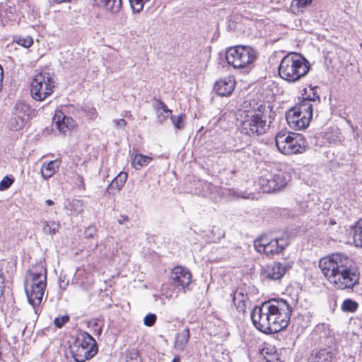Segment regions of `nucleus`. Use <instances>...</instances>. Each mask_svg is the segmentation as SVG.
<instances>
[{"instance_id":"f257e3e1","label":"nucleus","mask_w":362,"mask_h":362,"mask_svg":"<svg viewBox=\"0 0 362 362\" xmlns=\"http://www.w3.org/2000/svg\"><path fill=\"white\" fill-rule=\"evenodd\" d=\"M292 308L284 300H271L255 306L250 313L253 325L258 330L272 334L286 328L291 320Z\"/></svg>"},{"instance_id":"f03ea898","label":"nucleus","mask_w":362,"mask_h":362,"mask_svg":"<svg viewBox=\"0 0 362 362\" xmlns=\"http://www.w3.org/2000/svg\"><path fill=\"white\" fill-rule=\"evenodd\" d=\"M319 267L327 280L341 290L352 288L358 283L359 274L354 260L346 255L334 253L322 258Z\"/></svg>"},{"instance_id":"7ed1b4c3","label":"nucleus","mask_w":362,"mask_h":362,"mask_svg":"<svg viewBox=\"0 0 362 362\" xmlns=\"http://www.w3.org/2000/svg\"><path fill=\"white\" fill-rule=\"evenodd\" d=\"M47 286V269L40 262L36 263L28 271L25 280V291L28 303L33 307L35 313L40 311Z\"/></svg>"},{"instance_id":"20e7f679","label":"nucleus","mask_w":362,"mask_h":362,"mask_svg":"<svg viewBox=\"0 0 362 362\" xmlns=\"http://www.w3.org/2000/svg\"><path fill=\"white\" fill-rule=\"evenodd\" d=\"M237 126L241 133L248 136L262 135L269 127L267 117L260 107L239 111L237 115Z\"/></svg>"},{"instance_id":"39448f33","label":"nucleus","mask_w":362,"mask_h":362,"mask_svg":"<svg viewBox=\"0 0 362 362\" xmlns=\"http://www.w3.org/2000/svg\"><path fill=\"white\" fill-rule=\"evenodd\" d=\"M310 63L301 54L292 52L286 54L279 66V76L288 83H295L307 75Z\"/></svg>"},{"instance_id":"423d86ee","label":"nucleus","mask_w":362,"mask_h":362,"mask_svg":"<svg viewBox=\"0 0 362 362\" xmlns=\"http://www.w3.org/2000/svg\"><path fill=\"white\" fill-rule=\"evenodd\" d=\"M275 143L279 151L286 155L301 153L307 148V142L301 134L286 131H280L276 134Z\"/></svg>"},{"instance_id":"0eeeda50","label":"nucleus","mask_w":362,"mask_h":362,"mask_svg":"<svg viewBox=\"0 0 362 362\" xmlns=\"http://www.w3.org/2000/svg\"><path fill=\"white\" fill-rule=\"evenodd\" d=\"M313 117V104L309 99L302 100L295 107L290 109L286 115L289 127L295 130L307 128Z\"/></svg>"},{"instance_id":"6e6552de","label":"nucleus","mask_w":362,"mask_h":362,"mask_svg":"<svg viewBox=\"0 0 362 362\" xmlns=\"http://www.w3.org/2000/svg\"><path fill=\"white\" fill-rule=\"evenodd\" d=\"M97 352L95 340L86 332H81L70 346V353L76 362H84L93 357Z\"/></svg>"},{"instance_id":"1a4fd4ad","label":"nucleus","mask_w":362,"mask_h":362,"mask_svg":"<svg viewBox=\"0 0 362 362\" xmlns=\"http://www.w3.org/2000/svg\"><path fill=\"white\" fill-rule=\"evenodd\" d=\"M256 51L250 46L230 47L226 52V59L235 69H243L252 64L257 59Z\"/></svg>"},{"instance_id":"9d476101","label":"nucleus","mask_w":362,"mask_h":362,"mask_svg":"<svg viewBox=\"0 0 362 362\" xmlns=\"http://www.w3.org/2000/svg\"><path fill=\"white\" fill-rule=\"evenodd\" d=\"M291 180V175L281 170L262 175L259 180L260 189L265 193L278 192L284 189Z\"/></svg>"},{"instance_id":"9b49d317","label":"nucleus","mask_w":362,"mask_h":362,"mask_svg":"<svg viewBox=\"0 0 362 362\" xmlns=\"http://www.w3.org/2000/svg\"><path fill=\"white\" fill-rule=\"evenodd\" d=\"M55 83L54 78L48 73L36 75L31 82L30 93L33 98L43 101L53 93Z\"/></svg>"},{"instance_id":"f8f14e48","label":"nucleus","mask_w":362,"mask_h":362,"mask_svg":"<svg viewBox=\"0 0 362 362\" xmlns=\"http://www.w3.org/2000/svg\"><path fill=\"white\" fill-rule=\"evenodd\" d=\"M288 245L289 238L288 235L273 239H269L264 236L256 240L254 243V246L258 252L264 253L268 256L281 253Z\"/></svg>"},{"instance_id":"ddd939ff","label":"nucleus","mask_w":362,"mask_h":362,"mask_svg":"<svg viewBox=\"0 0 362 362\" xmlns=\"http://www.w3.org/2000/svg\"><path fill=\"white\" fill-rule=\"evenodd\" d=\"M31 109L28 105L22 101H18L12 112L8 122V127L13 131L23 129L30 118Z\"/></svg>"},{"instance_id":"4468645a","label":"nucleus","mask_w":362,"mask_h":362,"mask_svg":"<svg viewBox=\"0 0 362 362\" xmlns=\"http://www.w3.org/2000/svg\"><path fill=\"white\" fill-rule=\"evenodd\" d=\"M292 267L290 262H285L283 263L274 262L267 264L262 270V276L264 278L269 280H279Z\"/></svg>"},{"instance_id":"2eb2a0df","label":"nucleus","mask_w":362,"mask_h":362,"mask_svg":"<svg viewBox=\"0 0 362 362\" xmlns=\"http://www.w3.org/2000/svg\"><path fill=\"white\" fill-rule=\"evenodd\" d=\"M170 279L174 286L185 292V288L192 281V274L186 267L177 266L171 272Z\"/></svg>"},{"instance_id":"dca6fc26","label":"nucleus","mask_w":362,"mask_h":362,"mask_svg":"<svg viewBox=\"0 0 362 362\" xmlns=\"http://www.w3.org/2000/svg\"><path fill=\"white\" fill-rule=\"evenodd\" d=\"M338 354V349L334 346L313 350L310 362H332Z\"/></svg>"},{"instance_id":"f3484780","label":"nucleus","mask_w":362,"mask_h":362,"mask_svg":"<svg viewBox=\"0 0 362 362\" xmlns=\"http://www.w3.org/2000/svg\"><path fill=\"white\" fill-rule=\"evenodd\" d=\"M235 81L233 76L226 77L216 81L214 90L218 95L228 96L232 93L235 88Z\"/></svg>"},{"instance_id":"a211bd4d","label":"nucleus","mask_w":362,"mask_h":362,"mask_svg":"<svg viewBox=\"0 0 362 362\" xmlns=\"http://www.w3.org/2000/svg\"><path fill=\"white\" fill-rule=\"evenodd\" d=\"M93 4L105 9L111 13H117L122 6V0H91Z\"/></svg>"},{"instance_id":"6ab92c4d","label":"nucleus","mask_w":362,"mask_h":362,"mask_svg":"<svg viewBox=\"0 0 362 362\" xmlns=\"http://www.w3.org/2000/svg\"><path fill=\"white\" fill-rule=\"evenodd\" d=\"M54 121L59 132L65 133L68 129L74 127V120L62 113L56 114L54 117Z\"/></svg>"},{"instance_id":"aec40b11","label":"nucleus","mask_w":362,"mask_h":362,"mask_svg":"<svg viewBox=\"0 0 362 362\" xmlns=\"http://www.w3.org/2000/svg\"><path fill=\"white\" fill-rule=\"evenodd\" d=\"M127 173L121 172L115 177L107 187L106 192L110 194H115V191H119L127 180Z\"/></svg>"},{"instance_id":"412c9836","label":"nucleus","mask_w":362,"mask_h":362,"mask_svg":"<svg viewBox=\"0 0 362 362\" xmlns=\"http://www.w3.org/2000/svg\"><path fill=\"white\" fill-rule=\"evenodd\" d=\"M189 329L186 327L183 331L176 334L174 348L177 350L183 351L189 341Z\"/></svg>"},{"instance_id":"4be33fe9","label":"nucleus","mask_w":362,"mask_h":362,"mask_svg":"<svg viewBox=\"0 0 362 362\" xmlns=\"http://www.w3.org/2000/svg\"><path fill=\"white\" fill-rule=\"evenodd\" d=\"M247 300V296L245 295L242 290H236L233 293V301L238 312H245V302Z\"/></svg>"},{"instance_id":"5701e85b","label":"nucleus","mask_w":362,"mask_h":362,"mask_svg":"<svg viewBox=\"0 0 362 362\" xmlns=\"http://www.w3.org/2000/svg\"><path fill=\"white\" fill-rule=\"evenodd\" d=\"M59 168V162L57 160H52L48 163H43L41 168V174L45 179L51 177L56 169Z\"/></svg>"},{"instance_id":"b1692460","label":"nucleus","mask_w":362,"mask_h":362,"mask_svg":"<svg viewBox=\"0 0 362 362\" xmlns=\"http://www.w3.org/2000/svg\"><path fill=\"white\" fill-rule=\"evenodd\" d=\"M151 160L152 158L149 156L142 154H136L132 159V163L136 170H139L148 165Z\"/></svg>"},{"instance_id":"393cba45","label":"nucleus","mask_w":362,"mask_h":362,"mask_svg":"<svg viewBox=\"0 0 362 362\" xmlns=\"http://www.w3.org/2000/svg\"><path fill=\"white\" fill-rule=\"evenodd\" d=\"M351 231L355 245L362 247V219L358 221Z\"/></svg>"},{"instance_id":"a878e982","label":"nucleus","mask_w":362,"mask_h":362,"mask_svg":"<svg viewBox=\"0 0 362 362\" xmlns=\"http://www.w3.org/2000/svg\"><path fill=\"white\" fill-rule=\"evenodd\" d=\"M42 230L44 233L49 235L56 234L59 229V223L52 221H43Z\"/></svg>"},{"instance_id":"bb28decb","label":"nucleus","mask_w":362,"mask_h":362,"mask_svg":"<svg viewBox=\"0 0 362 362\" xmlns=\"http://www.w3.org/2000/svg\"><path fill=\"white\" fill-rule=\"evenodd\" d=\"M358 304L352 299H346L341 304V310L346 313H354L358 309Z\"/></svg>"},{"instance_id":"cd10ccee","label":"nucleus","mask_w":362,"mask_h":362,"mask_svg":"<svg viewBox=\"0 0 362 362\" xmlns=\"http://www.w3.org/2000/svg\"><path fill=\"white\" fill-rule=\"evenodd\" d=\"M186 115L185 114H180L178 116L170 115V119L173 126L177 129H183L185 127V119Z\"/></svg>"},{"instance_id":"c85d7f7f","label":"nucleus","mask_w":362,"mask_h":362,"mask_svg":"<svg viewBox=\"0 0 362 362\" xmlns=\"http://www.w3.org/2000/svg\"><path fill=\"white\" fill-rule=\"evenodd\" d=\"M131 8L134 13H140L146 2L149 0H129Z\"/></svg>"},{"instance_id":"c756f323","label":"nucleus","mask_w":362,"mask_h":362,"mask_svg":"<svg viewBox=\"0 0 362 362\" xmlns=\"http://www.w3.org/2000/svg\"><path fill=\"white\" fill-rule=\"evenodd\" d=\"M18 45L25 47L28 48L31 47L33 44V40L30 36L26 35V36H19L16 38L15 40Z\"/></svg>"},{"instance_id":"7c9ffc66","label":"nucleus","mask_w":362,"mask_h":362,"mask_svg":"<svg viewBox=\"0 0 362 362\" xmlns=\"http://www.w3.org/2000/svg\"><path fill=\"white\" fill-rule=\"evenodd\" d=\"M126 362H141L139 351L135 349L130 350L127 354Z\"/></svg>"},{"instance_id":"2f4dec72","label":"nucleus","mask_w":362,"mask_h":362,"mask_svg":"<svg viewBox=\"0 0 362 362\" xmlns=\"http://www.w3.org/2000/svg\"><path fill=\"white\" fill-rule=\"evenodd\" d=\"M69 320V316L66 315L57 317L54 319V325L58 328H62Z\"/></svg>"},{"instance_id":"473e14b6","label":"nucleus","mask_w":362,"mask_h":362,"mask_svg":"<svg viewBox=\"0 0 362 362\" xmlns=\"http://www.w3.org/2000/svg\"><path fill=\"white\" fill-rule=\"evenodd\" d=\"M156 100V104L154 105V107L156 110V112H159V111H164L165 113H168V112H172V110L168 109L166 106V105L161 100Z\"/></svg>"},{"instance_id":"72a5a7b5","label":"nucleus","mask_w":362,"mask_h":362,"mask_svg":"<svg viewBox=\"0 0 362 362\" xmlns=\"http://www.w3.org/2000/svg\"><path fill=\"white\" fill-rule=\"evenodd\" d=\"M156 100V104L154 105V107L156 110V112H159V111H164L165 113H168V112H172V110L168 109L166 106V105L161 100Z\"/></svg>"},{"instance_id":"f704fd0d","label":"nucleus","mask_w":362,"mask_h":362,"mask_svg":"<svg viewBox=\"0 0 362 362\" xmlns=\"http://www.w3.org/2000/svg\"><path fill=\"white\" fill-rule=\"evenodd\" d=\"M156 319H157V317L155 314H153V313L148 314L144 317V324L147 327H151L155 324Z\"/></svg>"},{"instance_id":"c9c22d12","label":"nucleus","mask_w":362,"mask_h":362,"mask_svg":"<svg viewBox=\"0 0 362 362\" xmlns=\"http://www.w3.org/2000/svg\"><path fill=\"white\" fill-rule=\"evenodd\" d=\"M13 182V180L12 178L8 177V176L4 177L0 182V190L2 191L8 189Z\"/></svg>"},{"instance_id":"e433bc0d","label":"nucleus","mask_w":362,"mask_h":362,"mask_svg":"<svg viewBox=\"0 0 362 362\" xmlns=\"http://www.w3.org/2000/svg\"><path fill=\"white\" fill-rule=\"evenodd\" d=\"M70 204L77 214L83 211V202L81 200L74 199Z\"/></svg>"},{"instance_id":"4c0bfd02","label":"nucleus","mask_w":362,"mask_h":362,"mask_svg":"<svg viewBox=\"0 0 362 362\" xmlns=\"http://www.w3.org/2000/svg\"><path fill=\"white\" fill-rule=\"evenodd\" d=\"M157 117H158V121L160 122V123H163L165 121V119L171 115V113L172 112H168V113H165L164 111H159V112H157Z\"/></svg>"},{"instance_id":"58836bf2","label":"nucleus","mask_w":362,"mask_h":362,"mask_svg":"<svg viewBox=\"0 0 362 362\" xmlns=\"http://www.w3.org/2000/svg\"><path fill=\"white\" fill-rule=\"evenodd\" d=\"M113 123L117 128H124L127 125V122L124 119H114Z\"/></svg>"},{"instance_id":"ea45409f","label":"nucleus","mask_w":362,"mask_h":362,"mask_svg":"<svg viewBox=\"0 0 362 362\" xmlns=\"http://www.w3.org/2000/svg\"><path fill=\"white\" fill-rule=\"evenodd\" d=\"M4 277L2 272L0 270V297L3 296L4 291Z\"/></svg>"},{"instance_id":"a19ab883","label":"nucleus","mask_w":362,"mask_h":362,"mask_svg":"<svg viewBox=\"0 0 362 362\" xmlns=\"http://www.w3.org/2000/svg\"><path fill=\"white\" fill-rule=\"evenodd\" d=\"M313 95H308L306 98H303V100H308L310 101V104L312 103L316 102L317 100H320L319 96L315 93H312Z\"/></svg>"},{"instance_id":"79ce46f5","label":"nucleus","mask_w":362,"mask_h":362,"mask_svg":"<svg viewBox=\"0 0 362 362\" xmlns=\"http://www.w3.org/2000/svg\"><path fill=\"white\" fill-rule=\"evenodd\" d=\"M95 233V229L94 228H87V230L85 231V235L86 238H93L94 234Z\"/></svg>"},{"instance_id":"37998d69","label":"nucleus","mask_w":362,"mask_h":362,"mask_svg":"<svg viewBox=\"0 0 362 362\" xmlns=\"http://www.w3.org/2000/svg\"><path fill=\"white\" fill-rule=\"evenodd\" d=\"M312 1L313 0H296L297 5L299 7H303V6H306L307 4H310L312 2Z\"/></svg>"},{"instance_id":"c03bdc74","label":"nucleus","mask_w":362,"mask_h":362,"mask_svg":"<svg viewBox=\"0 0 362 362\" xmlns=\"http://www.w3.org/2000/svg\"><path fill=\"white\" fill-rule=\"evenodd\" d=\"M76 180H77V185H78V187H81L83 189L84 188V182H83V177L78 175Z\"/></svg>"},{"instance_id":"a18cd8bd","label":"nucleus","mask_w":362,"mask_h":362,"mask_svg":"<svg viewBox=\"0 0 362 362\" xmlns=\"http://www.w3.org/2000/svg\"><path fill=\"white\" fill-rule=\"evenodd\" d=\"M129 221V218L127 216H124V215H121L119 216V218L118 219V223L119 224H123L125 221Z\"/></svg>"},{"instance_id":"49530a36","label":"nucleus","mask_w":362,"mask_h":362,"mask_svg":"<svg viewBox=\"0 0 362 362\" xmlns=\"http://www.w3.org/2000/svg\"><path fill=\"white\" fill-rule=\"evenodd\" d=\"M2 80H3V69L0 66V82L2 84Z\"/></svg>"},{"instance_id":"de8ad7c7","label":"nucleus","mask_w":362,"mask_h":362,"mask_svg":"<svg viewBox=\"0 0 362 362\" xmlns=\"http://www.w3.org/2000/svg\"><path fill=\"white\" fill-rule=\"evenodd\" d=\"M46 204L48 205V206H52L54 204V202L51 199H47L46 200Z\"/></svg>"},{"instance_id":"09e8293b","label":"nucleus","mask_w":362,"mask_h":362,"mask_svg":"<svg viewBox=\"0 0 362 362\" xmlns=\"http://www.w3.org/2000/svg\"><path fill=\"white\" fill-rule=\"evenodd\" d=\"M180 356H176L174 357V358H173L172 362H180Z\"/></svg>"}]
</instances>
